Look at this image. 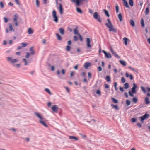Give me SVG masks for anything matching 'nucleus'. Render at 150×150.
<instances>
[{
    "mask_svg": "<svg viewBox=\"0 0 150 150\" xmlns=\"http://www.w3.org/2000/svg\"><path fill=\"white\" fill-rule=\"evenodd\" d=\"M107 21L108 23H105V25L107 27L109 28V31L116 33L117 32V30L114 27L113 25L112 24L110 19H108Z\"/></svg>",
    "mask_w": 150,
    "mask_h": 150,
    "instance_id": "nucleus-1",
    "label": "nucleus"
},
{
    "mask_svg": "<svg viewBox=\"0 0 150 150\" xmlns=\"http://www.w3.org/2000/svg\"><path fill=\"white\" fill-rule=\"evenodd\" d=\"M52 18L54 21L56 23L58 22V18L57 16L56 12L55 10H53L52 12Z\"/></svg>",
    "mask_w": 150,
    "mask_h": 150,
    "instance_id": "nucleus-2",
    "label": "nucleus"
},
{
    "mask_svg": "<svg viewBox=\"0 0 150 150\" xmlns=\"http://www.w3.org/2000/svg\"><path fill=\"white\" fill-rule=\"evenodd\" d=\"M6 59L10 63L13 64L17 62L18 61L16 59H13L11 57H6Z\"/></svg>",
    "mask_w": 150,
    "mask_h": 150,
    "instance_id": "nucleus-3",
    "label": "nucleus"
},
{
    "mask_svg": "<svg viewBox=\"0 0 150 150\" xmlns=\"http://www.w3.org/2000/svg\"><path fill=\"white\" fill-rule=\"evenodd\" d=\"M93 18L97 20L98 21L100 22H101V20L100 18V16L98 12H96L94 13Z\"/></svg>",
    "mask_w": 150,
    "mask_h": 150,
    "instance_id": "nucleus-4",
    "label": "nucleus"
},
{
    "mask_svg": "<svg viewBox=\"0 0 150 150\" xmlns=\"http://www.w3.org/2000/svg\"><path fill=\"white\" fill-rule=\"evenodd\" d=\"M86 42L87 47L89 48H91L92 46L90 44L91 40L89 38H86Z\"/></svg>",
    "mask_w": 150,
    "mask_h": 150,
    "instance_id": "nucleus-5",
    "label": "nucleus"
},
{
    "mask_svg": "<svg viewBox=\"0 0 150 150\" xmlns=\"http://www.w3.org/2000/svg\"><path fill=\"white\" fill-rule=\"evenodd\" d=\"M18 16L17 14H15L14 16V18H13V20L15 22V25L16 26H18V24L17 22V19L18 18Z\"/></svg>",
    "mask_w": 150,
    "mask_h": 150,
    "instance_id": "nucleus-6",
    "label": "nucleus"
},
{
    "mask_svg": "<svg viewBox=\"0 0 150 150\" xmlns=\"http://www.w3.org/2000/svg\"><path fill=\"white\" fill-rule=\"evenodd\" d=\"M149 115L148 114H146L140 117L139 118L141 120V121L142 122L143 120L148 118Z\"/></svg>",
    "mask_w": 150,
    "mask_h": 150,
    "instance_id": "nucleus-7",
    "label": "nucleus"
},
{
    "mask_svg": "<svg viewBox=\"0 0 150 150\" xmlns=\"http://www.w3.org/2000/svg\"><path fill=\"white\" fill-rule=\"evenodd\" d=\"M58 108L56 105H54L52 108L51 109L55 113H57L58 112Z\"/></svg>",
    "mask_w": 150,
    "mask_h": 150,
    "instance_id": "nucleus-8",
    "label": "nucleus"
},
{
    "mask_svg": "<svg viewBox=\"0 0 150 150\" xmlns=\"http://www.w3.org/2000/svg\"><path fill=\"white\" fill-rule=\"evenodd\" d=\"M103 52L105 55V57L107 58H111V54L109 53H107L105 51L103 50Z\"/></svg>",
    "mask_w": 150,
    "mask_h": 150,
    "instance_id": "nucleus-9",
    "label": "nucleus"
},
{
    "mask_svg": "<svg viewBox=\"0 0 150 150\" xmlns=\"http://www.w3.org/2000/svg\"><path fill=\"white\" fill-rule=\"evenodd\" d=\"M133 87L132 88V92L134 93H136V89L137 88V86L135 83H133Z\"/></svg>",
    "mask_w": 150,
    "mask_h": 150,
    "instance_id": "nucleus-10",
    "label": "nucleus"
},
{
    "mask_svg": "<svg viewBox=\"0 0 150 150\" xmlns=\"http://www.w3.org/2000/svg\"><path fill=\"white\" fill-rule=\"evenodd\" d=\"M35 115L37 116L40 119V120H44V118L42 117V116L40 114L36 112H35Z\"/></svg>",
    "mask_w": 150,
    "mask_h": 150,
    "instance_id": "nucleus-11",
    "label": "nucleus"
},
{
    "mask_svg": "<svg viewBox=\"0 0 150 150\" xmlns=\"http://www.w3.org/2000/svg\"><path fill=\"white\" fill-rule=\"evenodd\" d=\"M63 8L62 5L61 3L59 4V13L61 14H62L63 13Z\"/></svg>",
    "mask_w": 150,
    "mask_h": 150,
    "instance_id": "nucleus-12",
    "label": "nucleus"
},
{
    "mask_svg": "<svg viewBox=\"0 0 150 150\" xmlns=\"http://www.w3.org/2000/svg\"><path fill=\"white\" fill-rule=\"evenodd\" d=\"M82 1V0H72V1L75 3L77 5L79 6L80 4V2Z\"/></svg>",
    "mask_w": 150,
    "mask_h": 150,
    "instance_id": "nucleus-13",
    "label": "nucleus"
},
{
    "mask_svg": "<svg viewBox=\"0 0 150 150\" xmlns=\"http://www.w3.org/2000/svg\"><path fill=\"white\" fill-rule=\"evenodd\" d=\"M44 120H40L39 122L42 124V125H43L45 127H48L47 125L45 123V122L44 121Z\"/></svg>",
    "mask_w": 150,
    "mask_h": 150,
    "instance_id": "nucleus-14",
    "label": "nucleus"
},
{
    "mask_svg": "<svg viewBox=\"0 0 150 150\" xmlns=\"http://www.w3.org/2000/svg\"><path fill=\"white\" fill-rule=\"evenodd\" d=\"M144 100L146 104L147 105L150 103V101L149 100V98L146 97L145 98Z\"/></svg>",
    "mask_w": 150,
    "mask_h": 150,
    "instance_id": "nucleus-15",
    "label": "nucleus"
},
{
    "mask_svg": "<svg viewBox=\"0 0 150 150\" xmlns=\"http://www.w3.org/2000/svg\"><path fill=\"white\" fill-rule=\"evenodd\" d=\"M91 63H90L86 62L84 65V67L87 69L88 68L89 66H91Z\"/></svg>",
    "mask_w": 150,
    "mask_h": 150,
    "instance_id": "nucleus-16",
    "label": "nucleus"
},
{
    "mask_svg": "<svg viewBox=\"0 0 150 150\" xmlns=\"http://www.w3.org/2000/svg\"><path fill=\"white\" fill-rule=\"evenodd\" d=\"M69 138L70 139H74L76 141L78 140V138L75 136H69Z\"/></svg>",
    "mask_w": 150,
    "mask_h": 150,
    "instance_id": "nucleus-17",
    "label": "nucleus"
},
{
    "mask_svg": "<svg viewBox=\"0 0 150 150\" xmlns=\"http://www.w3.org/2000/svg\"><path fill=\"white\" fill-rule=\"evenodd\" d=\"M23 61L25 62L24 64L25 65H28L29 63H30V62L28 61H27L26 59L25 58H23L22 59Z\"/></svg>",
    "mask_w": 150,
    "mask_h": 150,
    "instance_id": "nucleus-18",
    "label": "nucleus"
},
{
    "mask_svg": "<svg viewBox=\"0 0 150 150\" xmlns=\"http://www.w3.org/2000/svg\"><path fill=\"white\" fill-rule=\"evenodd\" d=\"M123 39L124 41V44L127 45V41L129 40V39L126 37L123 38Z\"/></svg>",
    "mask_w": 150,
    "mask_h": 150,
    "instance_id": "nucleus-19",
    "label": "nucleus"
},
{
    "mask_svg": "<svg viewBox=\"0 0 150 150\" xmlns=\"http://www.w3.org/2000/svg\"><path fill=\"white\" fill-rule=\"evenodd\" d=\"M123 4L124 5H125L127 8H128L129 7V6L128 5V4L126 0H123Z\"/></svg>",
    "mask_w": 150,
    "mask_h": 150,
    "instance_id": "nucleus-20",
    "label": "nucleus"
},
{
    "mask_svg": "<svg viewBox=\"0 0 150 150\" xmlns=\"http://www.w3.org/2000/svg\"><path fill=\"white\" fill-rule=\"evenodd\" d=\"M59 32L61 34L64 35V30L62 28H60L59 29Z\"/></svg>",
    "mask_w": 150,
    "mask_h": 150,
    "instance_id": "nucleus-21",
    "label": "nucleus"
},
{
    "mask_svg": "<svg viewBox=\"0 0 150 150\" xmlns=\"http://www.w3.org/2000/svg\"><path fill=\"white\" fill-rule=\"evenodd\" d=\"M28 33L29 35L32 34L33 33V31L31 28H28Z\"/></svg>",
    "mask_w": 150,
    "mask_h": 150,
    "instance_id": "nucleus-22",
    "label": "nucleus"
},
{
    "mask_svg": "<svg viewBox=\"0 0 150 150\" xmlns=\"http://www.w3.org/2000/svg\"><path fill=\"white\" fill-rule=\"evenodd\" d=\"M56 35L57 38V39L59 40H62V38L60 35L58 33L56 34Z\"/></svg>",
    "mask_w": 150,
    "mask_h": 150,
    "instance_id": "nucleus-23",
    "label": "nucleus"
},
{
    "mask_svg": "<svg viewBox=\"0 0 150 150\" xmlns=\"http://www.w3.org/2000/svg\"><path fill=\"white\" fill-rule=\"evenodd\" d=\"M118 17L120 21H122V14L121 13H120L118 15Z\"/></svg>",
    "mask_w": 150,
    "mask_h": 150,
    "instance_id": "nucleus-24",
    "label": "nucleus"
},
{
    "mask_svg": "<svg viewBox=\"0 0 150 150\" xmlns=\"http://www.w3.org/2000/svg\"><path fill=\"white\" fill-rule=\"evenodd\" d=\"M9 26L10 30V31H14V29H13L12 24L11 23H9Z\"/></svg>",
    "mask_w": 150,
    "mask_h": 150,
    "instance_id": "nucleus-25",
    "label": "nucleus"
},
{
    "mask_svg": "<svg viewBox=\"0 0 150 150\" xmlns=\"http://www.w3.org/2000/svg\"><path fill=\"white\" fill-rule=\"evenodd\" d=\"M124 88L125 89H127L129 88V84L128 83H126L124 85Z\"/></svg>",
    "mask_w": 150,
    "mask_h": 150,
    "instance_id": "nucleus-26",
    "label": "nucleus"
},
{
    "mask_svg": "<svg viewBox=\"0 0 150 150\" xmlns=\"http://www.w3.org/2000/svg\"><path fill=\"white\" fill-rule=\"evenodd\" d=\"M130 25L134 27L135 26V23L132 20H130Z\"/></svg>",
    "mask_w": 150,
    "mask_h": 150,
    "instance_id": "nucleus-27",
    "label": "nucleus"
},
{
    "mask_svg": "<svg viewBox=\"0 0 150 150\" xmlns=\"http://www.w3.org/2000/svg\"><path fill=\"white\" fill-rule=\"evenodd\" d=\"M120 63L123 65L125 66L126 65V62L124 61L120 60Z\"/></svg>",
    "mask_w": 150,
    "mask_h": 150,
    "instance_id": "nucleus-28",
    "label": "nucleus"
},
{
    "mask_svg": "<svg viewBox=\"0 0 150 150\" xmlns=\"http://www.w3.org/2000/svg\"><path fill=\"white\" fill-rule=\"evenodd\" d=\"M30 51L31 52V54L32 55H34L35 54V52L33 50V47H30Z\"/></svg>",
    "mask_w": 150,
    "mask_h": 150,
    "instance_id": "nucleus-29",
    "label": "nucleus"
},
{
    "mask_svg": "<svg viewBox=\"0 0 150 150\" xmlns=\"http://www.w3.org/2000/svg\"><path fill=\"white\" fill-rule=\"evenodd\" d=\"M76 8V11L77 12H78L80 14H82V10L80 8H79L77 7Z\"/></svg>",
    "mask_w": 150,
    "mask_h": 150,
    "instance_id": "nucleus-30",
    "label": "nucleus"
},
{
    "mask_svg": "<svg viewBox=\"0 0 150 150\" xmlns=\"http://www.w3.org/2000/svg\"><path fill=\"white\" fill-rule=\"evenodd\" d=\"M111 106L114 108H115L116 110H118L119 108L117 105H114L112 104H111Z\"/></svg>",
    "mask_w": 150,
    "mask_h": 150,
    "instance_id": "nucleus-31",
    "label": "nucleus"
},
{
    "mask_svg": "<svg viewBox=\"0 0 150 150\" xmlns=\"http://www.w3.org/2000/svg\"><path fill=\"white\" fill-rule=\"evenodd\" d=\"M141 26L142 27H144V20L143 18H142L141 19Z\"/></svg>",
    "mask_w": 150,
    "mask_h": 150,
    "instance_id": "nucleus-32",
    "label": "nucleus"
},
{
    "mask_svg": "<svg viewBox=\"0 0 150 150\" xmlns=\"http://www.w3.org/2000/svg\"><path fill=\"white\" fill-rule=\"evenodd\" d=\"M129 3L131 6H133V0H129Z\"/></svg>",
    "mask_w": 150,
    "mask_h": 150,
    "instance_id": "nucleus-33",
    "label": "nucleus"
},
{
    "mask_svg": "<svg viewBox=\"0 0 150 150\" xmlns=\"http://www.w3.org/2000/svg\"><path fill=\"white\" fill-rule=\"evenodd\" d=\"M105 79L107 82H110V76H107L105 78Z\"/></svg>",
    "mask_w": 150,
    "mask_h": 150,
    "instance_id": "nucleus-34",
    "label": "nucleus"
},
{
    "mask_svg": "<svg viewBox=\"0 0 150 150\" xmlns=\"http://www.w3.org/2000/svg\"><path fill=\"white\" fill-rule=\"evenodd\" d=\"M111 99L112 101L115 103H117L118 102V100L114 98H112Z\"/></svg>",
    "mask_w": 150,
    "mask_h": 150,
    "instance_id": "nucleus-35",
    "label": "nucleus"
},
{
    "mask_svg": "<svg viewBox=\"0 0 150 150\" xmlns=\"http://www.w3.org/2000/svg\"><path fill=\"white\" fill-rule=\"evenodd\" d=\"M45 91L48 93L50 95H51V93L50 90L47 88H46L45 90Z\"/></svg>",
    "mask_w": 150,
    "mask_h": 150,
    "instance_id": "nucleus-36",
    "label": "nucleus"
},
{
    "mask_svg": "<svg viewBox=\"0 0 150 150\" xmlns=\"http://www.w3.org/2000/svg\"><path fill=\"white\" fill-rule=\"evenodd\" d=\"M149 13V8L148 7H147L146 9V10L145 12V13L146 15L148 14Z\"/></svg>",
    "mask_w": 150,
    "mask_h": 150,
    "instance_id": "nucleus-37",
    "label": "nucleus"
},
{
    "mask_svg": "<svg viewBox=\"0 0 150 150\" xmlns=\"http://www.w3.org/2000/svg\"><path fill=\"white\" fill-rule=\"evenodd\" d=\"M73 32L74 34L75 35H78V34H79L78 33V31L77 29H74Z\"/></svg>",
    "mask_w": 150,
    "mask_h": 150,
    "instance_id": "nucleus-38",
    "label": "nucleus"
},
{
    "mask_svg": "<svg viewBox=\"0 0 150 150\" xmlns=\"http://www.w3.org/2000/svg\"><path fill=\"white\" fill-rule=\"evenodd\" d=\"M105 14L108 17H109L110 15L108 11L106 10H104Z\"/></svg>",
    "mask_w": 150,
    "mask_h": 150,
    "instance_id": "nucleus-39",
    "label": "nucleus"
},
{
    "mask_svg": "<svg viewBox=\"0 0 150 150\" xmlns=\"http://www.w3.org/2000/svg\"><path fill=\"white\" fill-rule=\"evenodd\" d=\"M132 101L134 103H136L137 102V99L136 98V97L133 98H132Z\"/></svg>",
    "mask_w": 150,
    "mask_h": 150,
    "instance_id": "nucleus-40",
    "label": "nucleus"
},
{
    "mask_svg": "<svg viewBox=\"0 0 150 150\" xmlns=\"http://www.w3.org/2000/svg\"><path fill=\"white\" fill-rule=\"evenodd\" d=\"M96 94L98 95L99 96L101 95V92L100 90H97L96 92Z\"/></svg>",
    "mask_w": 150,
    "mask_h": 150,
    "instance_id": "nucleus-41",
    "label": "nucleus"
},
{
    "mask_svg": "<svg viewBox=\"0 0 150 150\" xmlns=\"http://www.w3.org/2000/svg\"><path fill=\"white\" fill-rule=\"evenodd\" d=\"M141 90L143 91V92L144 93H146V90L145 89V88L144 87H143L142 86H141Z\"/></svg>",
    "mask_w": 150,
    "mask_h": 150,
    "instance_id": "nucleus-42",
    "label": "nucleus"
},
{
    "mask_svg": "<svg viewBox=\"0 0 150 150\" xmlns=\"http://www.w3.org/2000/svg\"><path fill=\"white\" fill-rule=\"evenodd\" d=\"M70 47L69 45H67L66 46V50L67 51H69L70 50Z\"/></svg>",
    "mask_w": 150,
    "mask_h": 150,
    "instance_id": "nucleus-43",
    "label": "nucleus"
},
{
    "mask_svg": "<svg viewBox=\"0 0 150 150\" xmlns=\"http://www.w3.org/2000/svg\"><path fill=\"white\" fill-rule=\"evenodd\" d=\"M121 80L122 83H124L125 82L126 80L123 77H122L121 79Z\"/></svg>",
    "mask_w": 150,
    "mask_h": 150,
    "instance_id": "nucleus-44",
    "label": "nucleus"
},
{
    "mask_svg": "<svg viewBox=\"0 0 150 150\" xmlns=\"http://www.w3.org/2000/svg\"><path fill=\"white\" fill-rule=\"evenodd\" d=\"M137 119L136 118H133L131 119V121L132 122H134L136 121Z\"/></svg>",
    "mask_w": 150,
    "mask_h": 150,
    "instance_id": "nucleus-45",
    "label": "nucleus"
},
{
    "mask_svg": "<svg viewBox=\"0 0 150 150\" xmlns=\"http://www.w3.org/2000/svg\"><path fill=\"white\" fill-rule=\"evenodd\" d=\"M26 53L27 54L25 56V57L26 58H28L29 56L30 55V54H31V53H29L28 52H26Z\"/></svg>",
    "mask_w": 150,
    "mask_h": 150,
    "instance_id": "nucleus-46",
    "label": "nucleus"
},
{
    "mask_svg": "<svg viewBox=\"0 0 150 150\" xmlns=\"http://www.w3.org/2000/svg\"><path fill=\"white\" fill-rule=\"evenodd\" d=\"M126 105L129 106L130 104V102L129 100H127L126 102Z\"/></svg>",
    "mask_w": 150,
    "mask_h": 150,
    "instance_id": "nucleus-47",
    "label": "nucleus"
},
{
    "mask_svg": "<svg viewBox=\"0 0 150 150\" xmlns=\"http://www.w3.org/2000/svg\"><path fill=\"white\" fill-rule=\"evenodd\" d=\"M119 7L117 5L116 6V11L117 13H118L119 12Z\"/></svg>",
    "mask_w": 150,
    "mask_h": 150,
    "instance_id": "nucleus-48",
    "label": "nucleus"
},
{
    "mask_svg": "<svg viewBox=\"0 0 150 150\" xmlns=\"http://www.w3.org/2000/svg\"><path fill=\"white\" fill-rule=\"evenodd\" d=\"M114 87H115V89L116 90V91H117V82H115L114 83Z\"/></svg>",
    "mask_w": 150,
    "mask_h": 150,
    "instance_id": "nucleus-49",
    "label": "nucleus"
},
{
    "mask_svg": "<svg viewBox=\"0 0 150 150\" xmlns=\"http://www.w3.org/2000/svg\"><path fill=\"white\" fill-rule=\"evenodd\" d=\"M36 2L37 6V7H39V1L38 0H36Z\"/></svg>",
    "mask_w": 150,
    "mask_h": 150,
    "instance_id": "nucleus-50",
    "label": "nucleus"
},
{
    "mask_svg": "<svg viewBox=\"0 0 150 150\" xmlns=\"http://www.w3.org/2000/svg\"><path fill=\"white\" fill-rule=\"evenodd\" d=\"M114 55L117 58H119V56L117 55L116 54V53L115 52H114V53H113L112 54Z\"/></svg>",
    "mask_w": 150,
    "mask_h": 150,
    "instance_id": "nucleus-51",
    "label": "nucleus"
},
{
    "mask_svg": "<svg viewBox=\"0 0 150 150\" xmlns=\"http://www.w3.org/2000/svg\"><path fill=\"white\" fill-rule=\"evenodd\" d=\"M21 44L22 47H25L27 45V44L26 43H22Z\"/></svg>",
    "mask_w": 150,
    "mask_h": 150,
    "instance_id": "nucleus-52",
    "label": "nucleus"
},
{
    "mask_svg": "<svg viewBox=\"0 0 150 150\" xmlns=\"http://www.w3.org/2000/svg\"><path fill=\"white\" fill-rule=\"evenodd\" d=\"M133 93L131 92L130 91H129V95L131 97H133L134 95L133 94Z\"/></svg>",
    "mask_w": 150,
    "mask_h": 150,
    "instance_id": "nucleus-53",
    "label": "nucleus"
},
{
    "mask_svg": "<svg viewBox=\"0 0 150 150\" xmlns=\"http://www.w3.org/2000/svg\"><path fill=\"white\" fill-rule=\"evenodd\" d=\"M0 6L1 8H3L4 7V6L2 2H1L0 3Z\"/></svg>",
    "mask_w": 150,
    "mask_h": 150,
    "instance_id": "nucleus-54",
    "label": "nucleus"
},
{
    "mask_svg": "<svg viewBox=\"0 0 150 150\" xmlns=\"http://www.w3.org/2000/svg\"><path fill=\"white\" fill-rule=\"evenodd\" d=\"M74 40L75 41H76L78 40V38L77 36H75L74 37Z\"/></svg>",
    "mask_w": 150,
    "mask_h": 150,
    "instance_id": "nucleus-55",
    "label": "nucleus"
},
{
    "mask_svg": "<svg viewBox=\"0 0 150 150\" xmlns=\"http://www.w3.org/2000/svg\"><path fill=\"white\" fill-rule=\"evenodd\" d=\"M78 35L79 36V37L80 38V40L81 41H82L83 40L82 38V37L81 35L80 34H78Z\"/></svg>",
    "mask_w": 150,
    "mask_h": 150,
    "instance_id": "nucleus-56",
    "label": "nucleus"
},
{
    "mask_svg": "<svg viewBox=\"0 0 150 150\" xmlns=\"http://www.w3.org/2000/svg\"><path fill=\"white\" fill-rule=\"evenodd\" d=\"M20 66H21L20 64H16V65H14V66H16L17 68L19 67Z\"/></svg>",
    "mask_w": 150,
    "mask_h": 150,
    "instance_id": "nucleus-57",
    "label": "nucleus"
},
{
    "mask_svg": "<svg viewBox=\"0 0 150 150\" xmlns=\"http://www.w3.org/2000/svg\"><path fill=\"white\" fill-rule=\"evenodd\" d=\"M89 12L91 14H92L93 13V11L91 9H89Z\"/></svg>",
    "mask_w": 150,
    "mask_h": 150,
    "instance_id": "nucleus-58",
    "label": "nucleus"
},
{
    "mask_svg": "<svg viewBox=\"0 0 150 150\" xmlns=\"http://www.w3.org/2000/svg\"><path fill=\"white\" fill-rule=\"evenodd\" d=\"M98 71H101L102 70V68L100 66H99L98 67Z\"/></svg>",
    "mask_w": 150,
    "mask_h": 150,
    "instance_id": "nucleus-59",
    "label": "nucleus"
},
{
    "mask_svg": "<svg viewBox=\"0 0 150 150\" xmlns=\"http://www.w3.org/2000/svg\"><path fill=\"white\" fill-rule=\"evenodd\" d=\"M119 89L122 92H123L124 91V89L122 87H120L119 88Z\"/></svg>",
    "mask_w": 150,
    "mask_h": 150,
    "instance_id": "nucleus-60",
    "label": "nucleus"
},
{
    "mask_svg": "<svg viewBox=\"0 0 150 150\" xmlns=\"http://www.w3.org/2000/svg\"><path fill=\"white\" fill-rule=\"evenodd\" d=\"M3 18L4 20V21L5 23H7L8 22V20L6 18L4 17Z\"/></svg>",
    "mask_w": 150,
    "mask_h": 150,
    "instance_id": "nucleus-61",
    "label": "nucleus"
},
{
    "mask_svg": "<svg viewBox=\"0 0 150 150\" xmlns=\"http://www.w3.org/2000/svg\"><path fill=\"white\" fill-rule=\"evenodd\" d=\"M15 1L18 5H19V2L18 0H15Z\"/></svg>",
    "mask_w": 150,
    "mask_h": 150,
    "instance_id": "nucleus-62",
    "label": "nucleus"
},
{
    "mask_svg": "<svg viewBox=\"0 0 150 150\" xmlns=\"http://www.w3.org/2000/svg\"><path fill=\"white\" fill-rule=\"evenodd\" d=\"M137 125L140 128L141 127V125L139 123H137Z\"/></svg>",
    "mask_w": 150,
    "mask_h": 150,
    "instance_id": "nucleus-63",
    "label": "nucleus"
},
{
    "mask_svg": "<svg viewBox=\"0 0 150 150\" xmlns=\"http://www.w3.org/2000/svg\"><path fill=\"white\" fill-rule=\"evenodd\" d=\"M129 76L130 79V80H132L133 79V76L132 75L130 74L129 75Z\"/></svg>",
    "mask_w": 150,
    "mask_h": 150,
    "instance_id": "nucleus-64",
    "label": "nucleus"
}]
</instances>
